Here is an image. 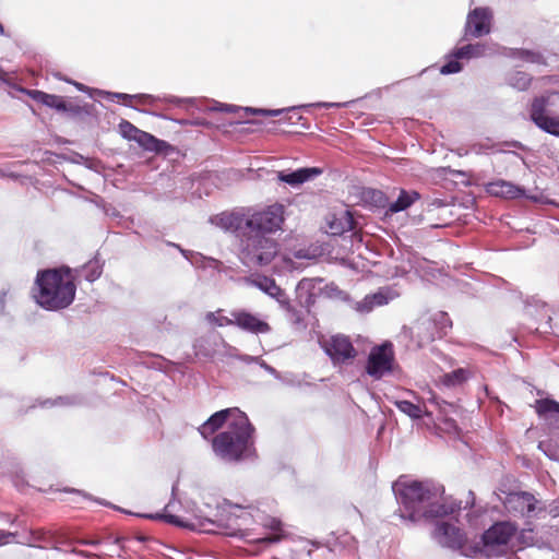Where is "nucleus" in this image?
<instances>
[{"mask_svg":"<svg viewBox=\"0 0 559 559\" xmlns=\"http://www.w3.org/2000/svg\"><path fill=\"white\" fill-rule=\"evenodd\" d=\"M468 371L463 368L455 369L443 376V384L447 386H456L468 379Z\"/></svg>","mask_w":559,"mask_h":559,"instance_id":"nucleus-36","label":"nucleus"},{"mask_svg":"<svg viewBox=\"0 0 559 559\" xmlns=\"http://www.w3.org/2000/svg\"><path fill=\"white\" fill-rule=\"evenodd\" d=\"M399 502L402 520L416 523L420 520L441 518L462 509V502H440L444 493L442 485L430 480H408L400 478L392 486Z\"/></svg>","mask_w":559,"mask_h":559,"instance_id":"nucleus-2","label":"nucleus"},{"mask_svg":"<svg viewBox=\"0 0 559 559\" xmlns=\"http://www.w3.org/2000/svg\"><path fill=\"white\" fill-rule=\"evenodd\" d=\"M503 503L508 512L532 518L536 515L538 501L532 493L520 491L508 493Z\"/></svg>","mask_w":559,"mask_h":559,"instance_id":"nucleus-15","label":"nucleus"},{"mask_svg":"<svg viewBox=\"0 0 559 559\" xmlns=\"http://www.w3.org/2000/svg\"><path fill=\"white\" fill-rule=\"evenodd\" d=\"M524 316L533 321V325L527 326L530 331L540 334H548L552 331L551 309L547 304L534 298L527 300L524 306Z\"/></svg>","mask_w":559,"mask_h":559,"instance_id":"nucleus-11","label":"nucleus"},{"mask_svg":"<svg viewBox=\"0 0 559 559\" xmlns=\"http://www.w3.org/2000/svg\"><path fill=\"white\" fill-rule=\"evenodd\" d=\"M82 545H88V546H97L100 542L97 539H90V540H82L80 542Z\"/></svg>","mask_w":559,"mask_h":559,"instance_id":"nucleus-54","label":"nucleus"},{"mask_svg":"<svg viewBox=\"0 0 559 559\" xmlns=\"http://www.w3.org/2000/svg\"><path fill=\"white\" fill-rule=\"evenodd\" d=\"M420 199V194L417 191H407L402 189L397 199L389 205V211L392 213H399L408 209L415 201Z\"/></svg>","mask_w":559,"mask_h":559,"instance_id":"nucleus-30","label":"nucleus"},{"mask_svg":"<svg viewBox=\"0 0 559 559\" xmlns=\"http://www.w3.org/2000/svg\"><path fill=\"white\" fill-rule=\"evenodd\" d=\"M238 359L245 364H257L258 365L261 358L258 356L240 355V356H238Z\"/></svg>","mask_w":559,"mask_h":559,"instance_id":"nucleus-50","label":"nucleus"},{"mask_svg":"<svg viewBox=\"0 0 559 559\" xmlns=\"http://www.w3.org/2000/svg\"><path fill=\"white\" fill-rule=\"evenodd\" d=\"M452 329V320L444 311L421 316L412 328V340L418 348L442 338Z\"/></svg>","mask_w":559,"mask_h":559,"instance_id":"nucleus-8","label":"nucleus"},{"mask_svg":"<svg viewBox=\"0 0 559 559\" xmlns=\"http://www.w3.org/2000/svg\"><path fill=\"white\" fill-rule=\"evenodd\" d=\"M487 191L491 195L506 199H518L525 194V190L523 188L506 180L490 182L487 187Z\"/></svg>","mask_w":559,"mask_h":559,"instance_id":"nucleus-25","label":"nucleus"},{"mask_svg":"<svg viewBox=\"0 0 559 559\" xmlns=\"http://www.w3.org/2000/svg\"><path fill=\"white\" fill-rule=\"evenodd\" d=\"M74 86L81 92H85L87 88L84 84L78 82L74 83Z\"/></svg>","mask_w":559,"mask_h":559,"instance_id":"nucleus-56","label":"nucleus"},{"mask_svg":"<svg viewBox=\"0 0 559 559\" xmlns=\"http://www.w3.org/2000/svg\"><path fill=\"white\" fill-rule=\"evenodd\" d=\"M548 513H549L552 518H557V516H559V500H554V501L548 506Z\"/></svg>","mask_w":559,"mask_h":559,"instance_id":"nucleus-49","label":"nucleus"},{"mask_svg":"<svg viewBox=\"0 0 559 559\" xmlns=\"http://www.w3.org/2000/svg\"><path fill=\"white\" fill-rule=\"evenodd\" d=\"M282 383L290 386L300 385V381L296 379L294 373L281 374V379H278Z\"/></svg>","mask_w":559,"mask_h":559,"instance_id":"nucleus-46","label":"nucleus"},{"mask_svg":"<svg viewBox=\"0 0 559 559\" xmlns=\"http://www.w3.org/2000/svg\"><path fill=\"white\" fill-rule=\"evenodd\" d=\"M70 491H72V492H76V493H81V491H80V490H75V489H71Z\"/></svg>","mask_w":559,"mask_h":559,"instance_id":"nucleus-63","label":"nucleus"},{"mask_svg":"<svg viewBox=\"0 0 559 559\" xmlns=\"http://www.w3.org/2000/svg\"><path fill=\"white\" fill-rule=\"evenodd\" d=\"M394 360L393 345L390 342L374 346L369 353L366 372L372 379L380 380L393 371Z\"/></svg>","mask_w":559,"mask_h":559,"instance_id":"nucleus-10","label":"nucleus"},{"mask_svg":"<svg viewBox=\"0 0 559 559\" xmlns=\"http://www.w3.org/2000/svg\"><path fill=\"white\" fill-rule=\"evenodd\" d=\"M178 123H179V124H187V122H186V121H183V120H179V121H178Z\"/></svg>","mask_w":559,"mask_h":559,"instance_id":"nucleus-62","label":"nucleus"},{"mask_svg":"<svg viewBox=\"0 0 559 559\" xmlns=\"http://www.w3.org/2000/svg\"><path fill=\"white\" fill-rule=\"evenodd\" d=\"M173 508V501L165 507L163 513L148 514L145 518L152 520H164L165 522L202 533H216L231 537H247V532L254 523H261L262 526L270 527L273 531L281 530V522L276 519H271L263 512H259L253 506H242L231 503L225 500L219 507L218 516L216 519L204 518L195 515L193 520H186L175 514L169 513Z\"/></svg>","mask_w":559,"mask_h":559,"instance_id":"nucleus-1","label":"nucleus"},{"mask_svg":"<svg viewBox=\"0 0 559 559\" xmlns=\"http://www.w3.org/2000/svg\"><path fill=\"white\" fill-rule=\"evenodd\" d=\"M230 316L233 317L234 325L248 333L266 334L271 331L267 322L246 310H234L230 312Z\"/></svg>","mask_w":559,"mask_h":559,"instance_id":"nucleus-18","label":"nucleus"},{"mask_svg":"<svg viewBox=\"0 0 559 559\" xmlns=\"http://www.w3.org/2000/svg\"><path fill=\"white\" fill-rule=\"evenodd\" d=\"M191 124L192 126H204L205 122H203V121H193V122H191Z\"/></svg>","mask_w":559,"mask_h":559,"instance_id":"nucleus-60","label":"nucleus"},{"mask_svg":"<svg viewBox=\"0 0 559 559\" xmlns=\"http://www.w3.org/2000/svg\"><path fill=\"white\" fill-rule=\"evenodd\" d=\"M82 403V399L79 395L59 396L56 400H45L40 403L43 407L50 406H74Z\"/></svg>","mask_w":559,"mask_h":559,"instance_id":"nucleus-38","label":"nucleus"},{"mask_svg":"<svg viewBox=\"0 0 559 559\" xmlns=\"http://www.w3.org/2000/svg\"><path fill=\"white\" fill-rule=\"evenodd\" d=\"M321 280L317 278H302L296 286V297L302 307H310L316 301V285Z\"/></svg>","mask_w":559,"mask_h":559,"instance_id":"nucleus-26","label":"nucleus"},{"mask_svg":"<svg viewBox=\"0 0 559 559\" xmlns=\"http://www.w3.org/2000/svg\"><path fill=\"white\" fill-rule=\"evenodd\" d=\"M36 302L44 309L56 311L69 307L75 297V285L69 267L39 271L36 276Z\"/></svg>","mask_w":559,"mask_h":559,"instance_id":"nucleus-4","label":"nucleus"},{"mask_svg":"<svg viewBox=\"0 0 559 559\" xmlns=\"http://www.w3.org/2000/svg\"><path fill=\"white\" fill-rule=\"evenodd\" d=\"M134 141L145 151L154 152L157 154L167 153L168 151L173 150V146L168 142L159 140L151 133L142 130Z\"/></svg>","mask_w":559,"mask_h":559,"instance_id":"nucleus-28","label":"nucleus"},{"mask_svg":"<svg viewBox=\"0 0 559 559\" xmlns=\"http://www.w3.org/2000/svg\"><path fill=\"white\" fill-rule=\"evenodd\" d=\"M262 369H264L267 373L273 376L275 379H281V373L272 366L266 364L263 359H260L258 364Z\"/></svg>","mask_w":559,"mask_h":559,"instance_id":"nucleus-47","label":"nucleus"},{"mask_svg":"<svg viewBox=\"0 0 559 559\" xmlns=\"http://www.w3.org/2000/svg\"><path fill=\"white\" fill-rule=\"evenodd\" d=\"M236 413H242L239 408H226L214 413L199 427V432L203 438H209L224 424L228 425L233 418H236Z\"/></svg>","mask_w":559,"mask_h":559,"instance_id":"nucleus-20","label":"nucleus"},{"mask_svg":"<svg viewBox=\"0 0 559 559\" xmlns=\"http://www.w3.org/2000/svg\"><path fill=\"white\" fill-rule=\"evenodd\" d=\"M119 132L122 138L134 141L136 136L140 134L141 130L133 126L128 120H121L119 123Z\"/></svg>","mask_w":559,"mask_h":559,"instance_id":"nucleus-43","label":"nucleus"},{"mask_svg":"<svg viewBox=\"0 0 559 559\" xmlns=\"http://www.w3.org/2000/svg\"><path fill=\"white\" fill-rule=\"evenodd\" d=\"M103 273V266L97 260H91L86 264L83 265L81 270V276H83L87 282L93 283Z\"/></svg>","mask_w":559,"mask_h":559,"instance_id":"nucleus-35","label":"nucleus"},{"mask_svg":"<svg viewBox=\"0 0 559 559\" xmlns=\"http://www.w3.org/2000/svg\"><path fill=\"white\" fill-rule=\"evenodd\" d=\"M255 108L251 107H239L236 105L223 104L218 102H214L211 107L207 108L209 111H221L226 114H236L239 111H243L245 114L251 112L254 114Z\"/></svg>","mask_w":559,"mask_h":559,"instance_id":"nucleus-39","label":"nucleus"},{"mask_svg":"<svg viewBox=\"0 0 559 559\" xmlns=\"http://www.w3.org/2000/svg\"><path fill=\"white\" fill-rule=\"evenodd\" d=\"M1 535H2V537H14L15 536V534H13V533H7V534L1 533Z\"/></svg>","mask_w":559,"mask_h":559,"instance_id":"nucleus-61","label":"nucleus"},{"mask_svg":"<svg viewBox=\"0 0 559 559\" xmlns=\"http://www.w3.org/2000/svg\"><path fill=\"white\" fill-rule=\"evenodd\" d=\"M246 283L248 285L257 287L271 298L275 299L278 302L280 307L286 312L295 313V309L290 305V300L287 294L275 283V281L272 277L265 275H258L255 277L246 278Z\"/></svg>","mask_w":559,"mask_h":559,"instance_id":"nucleus-14","label":"nucleus"},{"mask_svg":"<svg viewBox=\"0 0 559 559\" xmlns=\"http://www.w3.org/2000/svg\"><path fill=\"white\" fill-rule=\"evenodd\" d=\"M323 170L319 167H304L293 171H278L277 179L290 187H298L320 176Z\"/></svg>","mask_w":559,"mask_h":559,"instance_id":"nucleus-22","label":"nucleus"},{"mask_svg":"<svg viewBox=\"0 0 559 559\" xmlns=\"http://www.w3.org/2000/svg\"><path fill=\"white\" fill-rule=\"evenodd\" d=\"M395 297L394 293L390 288H380L373 294L366 295L362 300L356 301L353 308L360 313H368L373 310L374 307H380L389 304Z\"/></svg>","mask_w":559,"mask_h":559,"instance_id":"nucleus-21","label":"nucleus"},{"mask_svg":"<svg viewBox=\"0 0 559 559\" xmlns=\"http://www.w3.org/2000/svg\"><path fill=\"white\" fill-rule=\"evenodd\" d=\"M507 82L513 88L518 91H525L530 87L532 78L526 72L514 71L509 73Z\"/></svg>","mask_w":559,"mask_h":559,"instance_id":"nucleus-33","label":"nucleus"},{"mask_svg":"<svg viewBox=\"0 0 559 559\" xmlns=\"http://www.w3.org/2000/svg\"><path fill=\"white\" fill-rule=\"evenodd\" d=\"M278 251L280 243L273 236L242 234L238 257L245 266L255 269L269 265Z\"/></svg>","mask_w":559,"mask_h":559,"instance_id":"nucleus-5","label":"nucleus"},{"mask_svg":"<svg viewBox=\"0 0 559 559\" xmlns=\"http://www.w3.org/2000/svg\"><path fill=\"white\" fill-rule=\"evenodd\" d=\"M360 99H353L348 102H317L311 104H302L290 106L281 109H254V115L266 117H281L280 122L285 124H300L304 129H309L310 126L306 119L299 114L300 110L308 111L310 108H348Z\"/></svg>","mask_w":559,"mask_h":559,"instance_id":"nucleus-9","label":"nucleus"},{"mask_svg":"<svg viewBox=\"0 0 559 559\" xmlns=\"http://www.w3.org/2000/svg\"><path fill=\"white\" fill-rule=\"evenodd\" d=\"M536 412L539 415L549 413H559V402L551 399H542L536 401Z\"/></svg>","mask_w":559,"mask_h":559,"instance_id":"nucleus-41","label":"nucleus"},{"mask_svg":"<svg viewBox=\"0 0 559 559\" xmlns=\"http://www.w3.org/2000/svg\"><path fill=\"white\" fill-rule=\"evenodd\" d=\"M295 257L298 258V259H304V258H307V255L304 253L302 250H299L295 253Z\"/></svg>","mask_w":559,"mask_h":559,"instance_id":"nucleus-57","label":"nucleus"},{"mask_svg":"<svg viewBox=\"0 0 559 559\" xmlns=\"http://www.w3.org/2000/svg\"><path fill=\"white\" fill-rule=\"evenodd\" d=\"M211 223L225 231L236 233L239 241L246 227V210L223 212L210 218Z\"/></svg>","mask_w":559,"mask_h":559,"instance_id":"nucleus-17","label":"nucleus"},{"mask_svg":"<svg viewBox=\"0 0 559 559\" xmlns=\"http://www.w3.org/2000/svg\"><path fill=\"white\" fill-rule=\"evenodd\" d=\"M473 151H474L475 153H477V154L483 153V152H484V151H483V145H475V146L473 147Z\"/></svg>","mask_w":559,"mask_h":559,"instance_id":"nucleus-58","label":"nucleus"},{"mask_svg":"<svg viewBox=\"0 0 559 559\" xmlns=\"http://www.w3.org/2000/svg\"><path fill=\"white\" fill-rule=\"evenodd\" d=\"M254 427L245 413H236L225 429L212 439L215 455L225 463H239L257 456Z\"/></svg>","mask_w":559,"mask_h":559,"instance_id":"nucleus-3","label":"nucleus"},{"mask_svg":"<svg viewBox=\"0 0 559 559\" xmlns=\"http://www.w3.org/2000/svg\"><path fill=\"white\" fill-rule=\"evenodd\" d=\"M394 406L402 412L403 414L407 415L412 419H421L423 417H430L431 413L427 409H424L420 405L414 404L411 401L406 400H395L393 402Z\"/></svg>","mask_w":559,"mask_h":559,"instance_id":"nucleus-29","label":"nucleus"},{"mask_svg":"<svg viewBox=\"0 0 559 559\" xmlns=\"http://www.w3.org/2000/svg\"><path fill=\"white\" fill-rule=\"evenodd\" d=\"M495 152L499 153H513L512 148L527 151L528 148L519 141L502 142L500 144L491 146Z\"/></svg>","mask_w":559,"mask_h":559,"instance_id":"nucleus-44","label":"nucleus"},{"mask_svg":"<svg viewBox=\"0 0 559 559\" xmlns=\"http://www.w3.org/2000/svg\"><path fill=\"white\" fill-rule=\"evenodd\" d=\"M369 194H371L372 199L376 201H381L383 199V193L377 190H370L368 191Z\"/></svg>","mask_w":559,"mask_h":559,"instance_id":"nucleus-52","label":"nucleus"},{"mask_svg":"<svg viewBox=\"0 0 559 559\" xmlns=\"http://www.w3.org/2000/svg\"><path fill=\"white\" fill-rule=\"evenodd\" d=\"M328 234L332 236H341L345 231L354 228V219L348 210L338 213H332L326 217Z\"/></svg>","mask_w":559,"mask_h":559,"instance_id":"nucleus-23","label":"nucleus"},{"mask_svg":"<svg viewBox=\"0 0 559 559\" xmlns=\"http://www.w3.org/2000/svg\"><path fill=\"white\" fill-rule=\"evenodd\" d=\"M432 535L440 546L453 550L461 549L465 542L462 530L448 522H437Z\"/></svg>","mask_w":559,"mask_h":559,"instance_id":"nucleus-16","label":"nucleus"},{"mask_svg":"<svg viewBox=\"0 0 559 559\" xmlns=\"http://www.w3.org/2000/svg\"><path fill=\"white\" fill-rule=\"evenodd\" d=\"M205 343H207L205 337H199L194 341L193 349L195 355L204 357H209L212 355V348L205 346Z\"/></svg>","mask_w":559,"mask_h":559,"instance_id":"nucleus-45","label":"nucleus"},{"mask_svg":"<svg viewBox=\"0 0 559 559\" xmlns=\"http://www.w3.org/2000/svg\"><path fill=\"white\" fill-rule=\"evenodd\" d=\"M140 542H144L145 540V537H139L138 538Z\"/></svg>","mask_w":559,"mask_h":559,"instance_id":"nucleus-64","label":"nucleus"},{"mask_svg":"<svg viewBox=\"0 0 559 559\" xmlns=\"http://www.w3.org/2000/svg\"><path fill=\"white\" fill-rule=\"evenodd\" d=\"M516 527L509 522H499L484 532L481 540L485 547L507 545Z\"/></svg>","mask_w":559,"mask_h":559,"instance_id":"nucleus-19","label":"nucleus"},{"mask_svg":"<svg viewBox=\"0 0 559 559\" xmlns=\"http://www.w3.org/2000/svg\"><path fill=\"white\" fill-rule=\"evenodd\" d=\"M492 12L489 8L480 7L469 11L464 25V39L479 38L491 31Z\"/></svg>","mask_w":559,"mask_h":559,"instance_id":"nucleus-13","label":"nucleus"},{"mask_svg":"<svg viewBox=\"0 0 559 559\" xmlns=\"http://www.w3.org/2000/svg\"><path fill=\"white\" fill-rule=\"evenodd\" d=\"M22 92L25 93L28 97H31L36 103L46 106L48 108L55 109L58 112H63L66 109V100L62 96L48 94L46 92L39 90H27L22 88Z\"/></svg>","mask_w":559,"mask_h":559,"instance_id":"nucleus-24","label":"nucleus"},{"mask_svg":"<svg viewBox=\"0 0 559 559\" xmlns=\"http://www.w3.org/2000/svg\"><path fill=\"white\" fill-rule=\"evenodd\" d=\"M462 58L454 57V49L445 56V63L440 68V73L443 75L459 73L463 67L460 62Z\"/></svg>","mask_w":559,"mask_h":559,"instance_id":"nucleus-37","label":"nucleus"},{"mask_svg":"<svg viewBox=\"0 0 559 559\" xmlns=\"http://www.w3.org/2000/svg\"><path fill=\"white\" fill-rule=\"evenodd\" d=\"M73 552H75L76 555L79 556H83V557H90V556H93L92 554L87 552V551H84V550H73Z\"/></svg>","mask_w":559,"mask_h":559,"instance_id":"nucleus-55","label":"nucleus"},{"mask_svg":"<svg viewBox=\"0 0 559 559\" xmlns=\"http://www.w3.org/2000/svg\"><path fill=\"white\" fill-rule=\"evenodd\" d=\"M284 261H285V263H287V265H286L287 269H293L294 267L293 266V261L290 259L284 258Z\"/></svg>","mask_w":559,"mask_h":559,"instance_id":"nucleus-59","label":"nucleus"},{"mask_svg":"<svg viewBox=\"0 0 559 559\" xmlns=\"http://www.w3.org/2000/svg\"><path fill=\"white\" fill-rule=\"evenodd\" d=\"M170 246L173 247H176L177 249H179V251L181 252V254L188 260L190 261L191 263H193V260L192 258L195 255V257H200L199 253H193L191 251H188V250H185L182 249L179 245H176V243H169Z\"/></svg>","mask_w":559,"mask_h":559,"instance_id":"nucleus-48","label":"nucleus"},{"mask_svg":"<svg viewBox=\"0 0 559 559\" xmlns=\"http://www.w3.org/2000/svg\"><path fill=\"white\" fill-rule=\"evenodd\" d=\"M285 207L282 204H272L262 210H246V227L242 234L272 236L281 229L284 223Z\"/></svg>","mask_w":559,"mask_h":559,"instance_id":"nucleus-7","label":"nucleus"},{"mask_svg":"<svg viewBox=\"0 0 559 559\" xmlns=\"http://www.w3.org/2000/svg\"><path fill=\"white\" fill-rule=\"evenodd\" d=\"M510 56L528 63L543 62V56L539 52L533 50L514 49Z\"/></svg>","mask_w":559,"mask_h":559,"instance_id":"nucleus-40","label":"nucleus"},{"mask_svg":"<svg viewBox=\"0 0 559 559\" xmlns=\"http://www.w3.org/2000/svg\"><path fill=\"white\" fill-rule=\"evenodd\" d=\"M8 292H9V289H7V288L0 289V312H3V310H4L5 298H7Z\"/></svg>","mask_w":559,"mask_h":559,"instance_id":"nucleus-51","label":"nucleus"},{"mask_svg":"<svg viewBox=\"0 0 559 559\" xmlns=\"http://www.w3.org/2000/svg\"><path fill=\"white\" fill-rule=\"evenodd\" d=\"M528 114L539 130L554 135L559 130V91H548L534 97Z\"/></svg>","mask_w":559,"mask_h":559,"instance_id":"nucleus-6","label":"nucleus"},{"mask_svg":"<svg viewBox=\"0 0 559 559\" xmlns=\"http://www.w3.org/2000/svg\"><path fill=\"white\" fill-rule=\"evenodd\" d=\"M133 100H136L138 103L142 105H153L157 100H163L169 104H174L176 106H180L183 103L192 104L194 102L193 98H180L177 96H165L163 98L151 95V94H134Z\"/></svg>","mask_w":559,"mask_h":559,"instance_id":"nucleus-31","label":"nucleus"},{"mask_svg":"<svg viewBox=\"0 0 559 559\" xmlns=\"http://www.w3.org/2000/svg\"><path fill=\"white\" fill-rule=\"evenodd\" d=\"M322 348L334 366L347 364L357 356L350 340L342 334L331 336L322 343Z\"/></svg>","mask_w":559,"mask_h":559,"instance_id":"nucleus-12","label":"nucleus"},{"mask_svg":"<svg viewBox=\"0 0 559 559\" xmlns=\"http://www.w3.org/2000/svg\"><path fill=\"white\" fill-rule=\"evenodd\" d=\"M107 99L109 100H115V99H119V100H122L123 102V105L128 106V107H131V108H134L136 110H139L140 112H144V114H148V115H152V116H155L157 118H162V119H167V117L165 115H162V114H157V112H154V111H150V110H145V109H139L134 106L131 105V102L133 100V95L131 94H126V93H115V92H104L102 91L100 92Z\"/></svg>","mask_w":559,"mask_h":559,"instance_id":"nucleus-32","label":"nucleus"},{"mask_svg":"<svg viewBox=\"0 0 559 559\" xmlns=\"http://www.w3.org/2000/svg\"><path fill=\"white\" fill-rule=\"evenodd\" d=\"M492 53V48L487 44L475 43L454 49V57L462 58V60L478 59Z\"/></svg>","mask_w":559,"mask_h":559,"instance_id":"nucleus-27","label":"nucleus"},{"mask_svg":"<svg viewBox=\"0 0 559 559\" xmlns=\"http://www.w3.org/2000/svg\"><path fill=\"white\" fill-rule=\"evenodd\" d=\"M63 114L72 119L88 117L93 114V105L66 103V109L63 110Z\"/></svg>","mask_w":559,"mask_h":559,"instance_id":"nucleus-34","label":"nucleus"},{"mask_svg":"<svg viewBox=\"0 0 559 559\" xmlns=\"http://www.w3.org/2000/svg\"><path fill=\"white\" fill-rule=\"evenodd\" d=\"M205 320L210 323V324H213V325H216V326H227V325H234V322L231 321L233 320V317H225V316H222V310H217V311H214V312H207L205 314Z\"/></svg>","mask_w":559,"mask_h":559,"instance_id":"nucleus-42","label":"nucleus"},{"mask_svg":"<svg viewBox=\"0 0 559 559\" xmlns=\"http://www.w3.org/2000/svg\"><path fill=\"white\" fill-rule=\"evenodd\" d=\"M468 497L471 498V501H467L466 506L464 508L473 507L474 503H475V496H474V492L472 490L468 491Z\"/></svg>","mask_w":559,"mask_h":559,"instance_id":"nucleus-53","label":"nucleus"}]
</instances>
